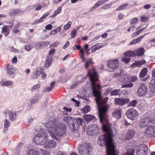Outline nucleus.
<instances>
[{
  "label": "nucleus",
  "mask_w": 155,
  "mask_h": 155,
  "mask_svg": "<svg viewBox=\"0 0 155 155\" xmlns=\"http://www.w3.org/2000/svg\"><path fill=\"white\" fill-rule=\"evenodd\" d=\"M107 110L105 109L103 112L102 110L100 112V120L102 124L101 127L106 133L98 137L97 143L100 146H106L107 155H118L119 152L116 149V146L113 142L112 130L109 120L107 119Z\"/></svg>",
  "instance_id": "1"
},
{
  "label": "nucleus",
  "mask_w": 155,
  "mask_h": 155,
  "mask_svg": "<svg viewBox=\"0 0 155 155\" xmlns=\"http://www.w3.org/2000/svg\"><path fill=\"white\" fill-rule=\"evenodd\" d=\"M89 77L90 81H91V84L92 87L93 94L96 97V101L97 105V107L98 111L99 116L100 118V112L102 110L104 111L106 110V114L107 115V119H108V117L107 114V110L109 107L107 105H104L107 102L108 100L107 97H105L102 101L101 94L100 92L97 90L96 88V84L95 82L98 80V76L97 72H96L95 69L93 68L92 72L89 71H88L87 75Z\"/></svg>",
  "instance_id": "2"
},
{
  "label": "nucleus",
  "mask_w": 155,
  "mask_h": 155,
  "mask_svg": "<svg viewBox=\"0 0 155 155\" xmlns=\"http://www.w3.org/2000/svg\"><path fill=\"white\" fill-rule=\"evenodd\" d=\"M64 121L68 124H69L74 130H78L79 128V124L81 126L84 125L85 121L84 120L81 118L79 117L77 119L68 116H67L64 118Z\"/></svg>",
  "instance_id": "3"
},
{
  "label": "nucleus",
  "mask_w": 155,
  "mask_h": 155,
  "mask_svg": "<svg viewBox=\"0 0 155 155\" xmlns=\"http://www.w3.org/2000/svg\"><path fill=\"white\" fill-rule=\"evenodd\" d=\"M53 131L54 134H53L50 131L49 133L52 137L57 141L59 140V138L57 137L55 135L58 137H61L64 135L66 132V127L65 124L63 123L58 122L56 123V125Z\"/></svg>",
  "instance_id": "4"
},
{
  "label": "nucleus",
  "mask_w": 155,
  "mask_h": 155,
  "mask_svg": "<svg viewBox=\"0 0 155 155\" xmlns=\"http://www.w3.org/2000/svg\"><path fill=\"white\" fill-rule=\"evenodd\" d=\"M48 139L47 133L45 132L41 131L34 136L33 141L36 144L44 145Z\"/></svg>",
  "instance_id": "5"
},
{
  "label": "nucleus",
  "mask_w": 155,
  "mask_h": 155,
  "mask_svg": "<svg viewBox=\"0 0 155 155\" xmlns=\"http://www.w3.org/2000/svg\"><path fill=\"white\" fill-rule=\"evenodd\" d=\"M91 147L88 143H84L78 147V151L81 155H90L91 150Z\"/></svg>",
  "instance_id": "6"
},
{
  "label": "nucleus",
  "mask_w": 155,
  "mask_h": 155,
  "mask_svg": "<svg viewBox=\"0 0 155 155\" xmlns=\"http://www.w3.org/2000/svg\"><path fill=\"white\" fill-rule=\"evenodd\" d=\"M87 134L91 136L97 135L100 133L98 125L94 124L88 126L86 130Z\"/></svg>",
  "instance_id": "7"
},
{
  "label": "nucleus",
  "mask_w": 155,
  "mask_h": 155,
  "mask_svg": "<svg viewBox=\"0 0 155 155\" xmlns=\"http://www.w3.org/2000/svg\"><path fill=\"white\" fill-rule=\"evenodd\" d=\"M107 65L110 69H112L111 71H114L119 66V60L117 59L109 60L107 62Z\"/></svg>",
  "instance_id": "8"
},
{
  "label": "nucleus",
  "mask_w": 155,
  "mask_h": 155,
  "mask_svg": "<svg viewBox=\"0 0 155 155\" xmlns=\"http://www.w3.org/2000/svg\"><path fill=\"white\" fill-rule=\"evenodd\" d=\"M138 114V112L136 110L131 108L128 110L125 113L128 118L132 120L137 117Z\"/></svg>",
  "instance_id": "9"
},
{
  "label": "nucleus",
  "mask_w": 155,
  "mask_h": 155,
  "mask_svg": "<svg viewBox=\"0 0 155 155\" xmlns=\"http://www.w3.org/2000/svg\"><path fill=\"white\" fill-rule=\"evenodd\" d=\"M153 120L149 117H146L142 119L139 123V126L141 128H144L145 127L148 126V125L150 124L153 122Z\"/></svg>",
  "instance_id": "10"
},
{
  "label": "nucleus",
  "mask_w": 155,
  "mask_h": 155,
  "mask_svg": "<svg viewBox=\"0 0 155 155\" xmlns=\"http://www.w3.org/2000/svg\"><path fill=\"white\" fill-rule=\"evenodd\" d=\"M144 133L150 137H155V126H147L144 131Z\"/></svg>",
  "instance_id": "11"
},
{
  "label": "nucleus",
  "mask_w": 155,
  "mask_h": 155,
  "mask_svg": "<svg viewBox=\"0 0 155 155\" xmlns=\"http://www.w3.org/2000/svg\"><path fill=\"white\" fill-rule=\"evenodd\" d=\"M114 103L116 105L120 106L128 104L130 101L128 98H116L114 99Z\"/></svg>",
  "instance_id": "12"
},
{
  "label": "nucleus",
  "mask_w": 155,
  "mask_h": 155,
  "mask_svg": "<svg viewBox=\"0 0 155 155\" xmlns=\"http://www.w3.org/2000/svg\"><path fill=\"white\" fill-rule=\"evenodd\" d=\"M147 88L144 84H140L137 91L138 95L140 97L144 96L147 93Z\"/></svg>",
  "instance_id": "13"
},
{
  "label": "nucleus",
  "mask_w": 155,
  "mask_h": 155,
  "mask_svg": "<svg viewBox=\"0 0 155 155\" xmlns=\"http://www.w3.org/2000/svg\"><path fill=\"white\" fill-rule=\"evenodd\" d=\"M112 115L116 120L120 119L121 116V109L118 108L114 110L112 113Z\"/></svg>",
  "instance_id": "14"
},
{
  "label": "nucleus",
  "mask_w": 155,
  "mask_h": 155,
  "mask_svg": "<svg viewBox=\"0 0 155 155\" xmlns=\"http://www.w3.org/2000/svg\"><path fill=\"white\" fill-rule=\"evenodd\" d=\"M57 123L58 122H56L55 120L50 121L45 124V126L51 130H53L55 127V125H56Z\"/></svg>",
  "instance_id": "15"
},
{
  "label": "nucleus",
  "mask_w": 155,
  "mask_h": 155,
  "mask_svg": "<svg viewBox=\"0 0 155 155\" xmlns=\"http://www.w3.org/2000/svg\"><path fill=\"white\" fill-rule=\"evenodd\" d=\"M135 134V131L134 129H130L128 130L125 136L126 140H129L132 139Z\"/></svg>",
  "instance_id": "16"
},
{
  "label": "nucleus",
  "mask_w": 155,
  "mask_h": 155,
  "mask_svg": "<svg viewBox=\"0 0 155 155\" xmlns=\"http://www.w3.org/2000/svg\"><path fill=\"white\" fill-rule=\"evenodd\" d=\"M45 147L46 148L50 149L55 147L56 145V143L54 140L48 141L47 143H46Z\"/></svg>",
  "instance_id": "17"
},
{
  "label": "nucleus",
  "mask_w": 155,
  "mask_h": 155,
  "mask_svg": "<svg viewBox=\"0 0 155 155\" xmlns=\"http://www.w3.org/2000/svg\"><path fill=\"white\" fill-rule=\"evenodd\" d=\"M147 147L144 144L139 145L136 148L137 150H140V151L147 153L148 151Z\"/></svg>",
  "instance_id": "18"
},
{
  "label": "nucleus",
  "mask_w": 155,
  "mask_h": 155,
  "mask_svg": "<svg viewBox=\"0 0 155 155\" xmlns=\"http://www.w3.org/2000/svg\"><path fill=\"white\" fill-rule=\"evenodd\" d=\"M145 62L146 61L144 60L137 61L131 64V67L133 68L136 67H140L145 63Z\"/></svg>",
  "instance_id": "19"
},
{
  "label": "nucleus",
  "mask_w": 155,
  "mask_h": 155,
  "mask_svg": "<svg viewBox=\"0 0 155 155\" xmlns=\"http://www.w3.org/2000/svg\"><path fill=\"white\" fill-rule=\"evenodd\" d=\"M147 33H145L143 35L140 36L137 38L133 40L131 42H130L129 45H132L137 43L140 42L141 40L143 39L145 35H147Z\"/></svg>",
  "instance_id": "20"
},
{
  "label": "nucleus",
  "mask_w": 155,
  "mask_h": 155,
  "mask_svg": "<svg viewBox=\"0 0 155 155\" xmlns=\"http://www.w3.org/2000/svg\"><path fill=\"white\" fill-rule=\"evenodd\" d=\"M8 25H5L2 28L1 32L3 34L5 37L8 36L10 33V31L8 27Z\"/></svg>",
  "instance_id": "21"
},
{
  "label": "nucleus",
  "mask_w": 155,
  "mask_h": 155,
  "mask_svg": "<svg viewBox=\"0 0 155 155\" xmlns=\"http://www.w3.org/2000/svg\"><path fill=\"white\" fill-rule=\"evenodd\" d=\"M83 117L85 120L87 122L94 120L95 119V117L94 116L90 114L84 115Z\"/></svg>",
  "instance_id": "22"
},
{
  "label": "nucleus",
  "mask_w": 155,
  "mask_h": 155,
  "mask_svg": "<svg viewBox=\"0 0 155 155\" xmlns=\"http://www.w3.org/2000/svg\"><path fill=\"white\" fill-rule=\"evenodd\" d=\"M8 115L9 120L12 121H14L15 120L16 112L15 111H8Z\"/></svg>",
  "instance_id": "23"
},
{
  "label": "nucleus",
  "mask_w": 155,
  "mask_h": 155,
  "mask_svg": "<svg viewBox=\"0 0 155 155\" xmlns=\"http://www.w3.org/2000/svg\"><path fill=\"white\" fill-rule=\"evenodd\" d=\"M148 70L146 68H143L141 71L139 75L140 78H142L145 77L147 73Z\"/></svg>",
  "instance_id": "24"
},
{
  "label": "nucleus",
  "mask_w": 155,
  "mask_h": 155,
  "mask_svg": "<svg viewBox=\"0 0 155 155\" xmlns=\"http://www.w3.org/2000/svg\"><path fill=\"white\" fill-rule=\"evenodd\" d=\"M23 13V12L20 9H15L9 12V15L12 16L13 15H19Z\"/></svg>",
  "instance_id": "25"
},
{
  "label": "nucleus",
  "mask_w": 155,
  "mask_h": 155,
  "mask_svg": "<svg viewBox=\"0 0 155 155\" xmlns=\"http://www.w3.org/2000/svg\"><path fill=\"white\" fill-rule=\"evenodd\" d=\"M124 55L130 58V57L135 56L136 54L135 53L134 51L130 50L127 51L126 52L124 53Z\"/></svg>",
  "instance_id": "26"
},
{
  "label": "nucleus",
  "mask_w": 155,
  "mask_h": 155,
  "mask_svg": "<svg viewBox=\"0 0 155 155\" xmlns=\"http://www.w3.org/2000/svg\"><path fill=\"white\" fill-rule=\"evenodd\" d=\"M8 73L12 75L15 72L14 67L11 65L9 64L7 66Z\"/></svg>",
  "instance_id": "27"
},
{
  "label": "nucleus",
  "mask_w": 155,
  "mask_h": 155,
  "mask_svg": "<svg viewBox=\"0 0 155 155\" xmlns=\"http://www.w3.org/2000/svg\"><path fill=\"white\" fill-rule=\"evenodd\" d=\"M52 56H47L45 65L47 67H48L51 64Z\"/></svg>",
  "instance_id": "28"
},
{
  "label": "nucleus",
  "mask_w": 155,
  "mask_h": 155,
  "mask_svg": "<svg viewBox=\"0 0 155 155\" xmlns=\"http://www.w3.org/2000/svg\"><path fill=\"white\" fill-rule=\"evenodd\" d=\"M104 3L103 0H100L97 1L95 5L91 8V10L92 11L94 9L97 8L99 6L101 5Z\"/></svg>",
  "instance_id": "29"
},
{
  "label": "nucleus",
  "mask_w": 155,
  "mask_h": 155,
  "mask_svg": "<svg viewBox=\"0 0 155 155\" xmlns=\"http://www.w3.org/2000/svg\"><path fill=\"white\" fill-rule=\"evenodd\" d=\"M134 149L131 146L127 150L125 153H123L122 155H134Z\"/></svg>",
  "instance_id": "30"
},
{
  "label": "nucleus",
  "mask_w": 155,
  "mask_h": 155,
  "mask_svg": "<svg viewBox=\"0 0 155 155\" xmlns=\"http://www.w3.org/2000/svg\"><path fill=\"white\" fill-rule=\"evenodd\" d=\"M10 122L8 119H5L4 122V127L3 129V132L5 133L8 130V128L10 125Z\"/></svg>",
  "instance_id": "31"
},
{
  "label": "nucleus",
  "mask_w": 155,
  "mask_h": 155,
  "mask_svg": "<svg viewBox=\"0 0 155 155\" xmlns=\"http://www.w3.org/2000/svg\"><path fill=\"white\" fill-rule=\"evenodd\" d=\"M144 49L143 48H140L139 49L137 50L135 53L136 56L142 55L144 52Z\"/></svg>",
  "instance_id": "32"
},
{
  "label": "nucleus",
  "mask_w": 155,
  "mask_h": 155,
  "mask_svg": "<svg viewBox=\"0 0 155 155\" xmlns=\"http://www.w3.org/2000/svg\"><path fill=\"white\" fill-rule=\"evenodd\" d=\"M28 155H39V152L33 149H31L28 151Z\"/></svg>",
  "instance_id": "33"
},
{
  "label": "nucleus",
  "mask_w": 155,
  "mask_h": 155,
  "mask_svg": "<svg viewBox=\"0 0 155 155\" xmlns=\"http://www.w3.org/2000/svg\"><path fill=\"white\" fill-rule=\"evenodd\" d=\"M55 83L54 81L52 82L50 84V86L46 88V91H52L54 87V84Z\"/></svg>",
  "instance_id": "34"
},
{
  "label": "nucleus",
  "mask_w": 155,
  "mask_h": 155,
  "mask_svg": "<svg viewBox=\"0 0 155 155\" xmlns=\"http://www.w3.org/2000/svg\"><path fill=\"white\" fill-rule=\"evenodd\" d=\"M91 108V107L87 105L82 109V110L84 113H87L90 111Z\"/></svg>",
  "instance_id": "35"
},
{
  "label": "nucleus",
  "mask_w": 155,
  "mask_h": 155,
  "mask_svg": "<svg viewBox=\"0 0 155 155\" xmlns=\"http://www.w3.org/2000/svg\"><path fill=\"white\" fill-rule=\"evenodd\" d=\"M94 63L92 60L91 59H89L85 64H84L85 68L87 69L89 66L91 65Z\"/></svg>",
  "instance_id": "36"
},
{
  "label": "nucleus",
  "mask_w": 155,
  "mask_h": 155,
  "mask_svg": "<svg viewBox=\"0 0 155 155\" xmlns=\"http://www.w3.org/2000/svg\"><path fill=\"white\" fill-rule=\"evenodd\" d=\"M147 26H146L145 27H144L142 28L141 29L138 31L136 32L135 33H134L133 34V35H132V36L133 37L136 36H137L140 33L142 32L143 30H144L146 28Z\"/></svg>",
  "instance_id": "37"
},
{
  "label": "nucleus",
  "mask_w": 155,
  "mask_h": 155,
  "mask_svg": "<svg viewBox=\"0 0 155 155\" xmlns=\"http://www.w3.org/2000/svg\"><path fill=\"white\" fill-rule=\"evenodd\" d=\"M34 47L37 49H41L43 47L42 45L41 42L39 41L37 42L35 45Z\"/></svg>",
  "instance_id": "38"
},
{
  "label": "nucleus",
  "mask_w": 155,
  "mask_h": 155,
  "mask_svg": "<svg viewBox=\"0 0 155 155\" xmlns=\"http://www.w3.org/2000/svg\"><path fill=\"white\" fill-rule=\"evenodd\" d=\"M114 3V2H112L110 3L107 4L106 5H103L102 8L105 9H107L109 8Z\"/></svg>",
  "instance_id": "39"
},
{
  "label": "nucleus",
  "mask_w": 155,
  "mask_h": 155,
  "mask_svg": "<svg viewBox=\"0 0 155 155\" xmlns=\"http://www.w3.org/2000/svg\"><path fill=\"white\" fill-rule=\"evenodd\" d=\"M128 5V4L127 3H125V4H122L119 6L118 8H117L116 9V10L119 11L125 8V7L127 6Z\"/></svg>",
  "instance_id": "40"
},
{
  "label": "nucleus",
  "mask_w": 155,
  "mask_h": 155,
  "mask_svg": "<svg viewBox=\"0 0 155 155\" xmlns=\"http://www.w3.org/2000/svg\"><path fill=\"white\" fill-rule=\"evenodd\" d=\"M137 103V102L136 100H133L129 103L128 105V107H135Z\"/></svg>",
  "instance_id": "41"
},
{
  "label": "nucleus",
  "mask_w": 155,
  "mask_h": 155,
  "mask_svg": "<svg viewBox=\"0 0 155 155\" xmlns=\"http://www.w3.org/2000/svg\"><path fill=\"white\" fill-rule=\"evenodd\" d=\"M131 60V59L130 58H129L127 56H125L124 57L122 58L121 61H122L127 64L130 62Z\"/></svg>",
  "instance_id": "42"
},
{
  "label": "nucleus",
  "mask_w": 155,
  "mask_h": 155,
  "mask_svg": "<svg viewBox=\"0 0 155 155\" xmlns=\"http://www.w3.org/2000/svg\"><path fill=\"white\" fill-rule=\"evenodd\" d=\"M120 90L117 89V90H115L113 91H112L110 93V95L111 96H113V95H118L120 94Z\"/></svg>",
  "instance_id": "43"
},
{
  "label": "nucleus",
  "mask_w": 155,
  "mask_h": 155,
  "mask_svg": "<svg viewBox=\"0 0 155 155\" xmlns=\"http://www.w3.org/2000/svg\"><path fill=\"white\" fill-rule=\"evenodd\" d=\"M61 30V28L60 27H59L57 28H56L55 30L51 31V34H55L60 31Z\"/></svg>",
  "instance_id": "44"
},
{
  "label": "nucleus",
  "mask_w": 155,
  "mask_h": 155,
  "mask_svg": "<svg viewBox=\"0 0 155 155\" xmlns=\"http://www.w3.org/2000/svg\"><path fill=\"white\" fill-rule=\"evenodd\" d=\"M136 154L137 155H147V153L141 151L140 150L136 149Z\"/></svg>",
  "instance_id": "45"
},
{
  "label": "nucleus",
  "mask_w": 155,
  "mask_h": 155,
  "mask_svg": "<svg viewBox=\"0 0 155 155\" xmlns=\"http://www.w3.org/2000/svg\"><path fill=\"white\" fill-rule=\"evenodd\" d=\"M140 19L142 22H145L148 20L149 18L147 17H146L145 16H142L140 17Z\"/></svg>",
  "instance_id": "46"
},
{
  "label": "nucleus",
  "mask_w": 155,
  "mask_h": 155,
  "mask_svg": "<svg viewBox=\"0 0 155 155\" xmlns=\"http://www.w3.org/2000/svg\"><path fill=\"white\" fill-rule=\"evenodd\" d=\"M133 84L131 83L128 84H123L122 85V88L124 87H131L133 86Z\"/></svg>",
  "instance_id": "47"
},
{
  "label": "nucleus",
  "mask_w": 155,
  "mask_h": 155,
  "mask_svg": "<svg viewBox=\"0 0 155 155\" xmlns=\"http://www.w3.org/2000/svg\"><path fill=\"white\" fill-rule=\"evenodd\" d=\"M60 43L58 41H56L50 45L49 48H51V47H57L59 44Z\"/></svg>",
  "instance_id": "48"
},
{
  "label": "nucleus",
  "mask_w": 155,
  "mask_h": 155,
  "mask_svg": "<svg viewBox=\"0 0 155 155\" xmlns=\"http://www.w3.org/2000/svg\"><path fill=\"white\" fill-rule=\"evenodd\" d=\"M71 24V21H69L68 23L64 26V28L65 30H67L70 28Z\"/></svg>",
  "instance_id": "49"
},
{
  "label": "nucleus",
  "mask_w": 155,
  "mask_h": 155,
  "mask_svg": "<svg viewBox=\"0 0 155 155\" xmlns=\"http://www.w3.org/2000/svg\"><path fill=\"white\" fill-rule=\"evenodd\" d=\"M12 84V82L9 81H5L3 82L2 84L3 85L8 86Z\"/></svg>",
  "instance_id": "50"
},
{
  "label": "nucleus",
  "mask_w": 155,
  "mask_h": 155,
  "mask_svg": "<svg viewBox=\"0 0 155 155\" xmlns=\"http://www.w3.org/2000/svg\"><path fill=\"white\" fill-rule=\"evenodd\" d=\"M55 51V50L54 48H51L49 51V54L48 56H52Z\"/></svg>",
  "instance_id": "51"
},
{
  "label": "nucleus",
  "mask_w": 155,
  "mask_h": 155,
  "mask_svg": "<svg viewBox=\"0 0 155 155\" xmlns=\"http://www.w3.org/2000/svg\"><path fill=\"white\" fill-rule=\"evenodd\" d=\"M41 155H50L49 153L45 150L41 149Z\"/></svg>",
  "instance_id": "52"
},
{
  "label": "nucleus",
  "mask_w": 155,
  "mask_h": 155,
  "mask_svg": "<svg viewBox=\"0 0 155 155\" xmlns=\"http://www.w3.org/2000/svg\"><path fill=\"white\" fill-rule=\"evenodd\" d=\"M38 100V97H35V98H33L31 100V104H34L37 103Z\"/></svg>",
  "instance_id": "53"
},
{
  "label": "nucleus",
  "mask_w": 155,
  "mask_h": 155,
  "mask_svg": "<svg viewBox=\"0 0 155 155\" xmlns=\"http://www.w3.org/2000/svg\"><path fill=\"white\" fill-rule=\"evenodd\" d=\"M41 73L40 72L36 71L35 73L33 75V77L35 79H37L38 77L40 74Z\"/></svg>",
  "instance_id": "54"
},
{
  "label": "nucleus",
  "mask_w": 155,
  "mask_h": 155,
  "mask_svg": "<svg viewBox=\"0 0 155 155\" xmlns=\"http://www.w3.org/2000/svg\"><path fill=\"white\" fill-rule=\"evenodd\" d=\"M40 87V85L37 84L32 87L31 90L32 91H34L35 90L39 88Z\"/></svg>",
  "instance_id": "55"
},
{
  "label": "nucleus",
  "mask_w": 155,
  "mask_h": 155,
  "mask_svg": "<svg viewBox=\"0 0 155 155\" xmlns=\"http://www.w3.org/2000/svg\"><path fill=\"white\" fill-rule=\"evenodd\" d=\"M76 30L74 29L71 32V37L74 38V37L76 34Z\"/></svg>",
  "instance_id": "56"
},
{
  "label": "nucleus",
  "mask_w": 155,
  "mask_h": 155,
  "mask_svg": "<svg viewBox=\"0 0 155 155\" xmlns=\"http://www.w3.org/2000/svg\"><path fill=\"white\" fill-rule=\"evenodd\" d=\"M42 47L44 46L45 45H48L50 44V42L48 41H41Z\"/></svg>",
  "instance_id": "57"
},
{
  "label": "nucleus",
  "mask_w": 155,
  "mask_h": 155,
  "mask_svg": "<svg viewBox=\"0 0 155 155\" xmlns=\"http://www.w3.org/2000/svg\"><path fill=\"white\" fill-rule=\"evenodd\" d=\"M137 21L138 20L137 18H134L132 19V21H130V22L132 24H134L135 23L137 22Z\"/></svg>",
  "instance_id": "58"
},
{
  "label": "nucleus",
  "mask_w": 155,
  "mask_h": 155,
  "mask_svg": "<svg viewBox=\"0 0 155 155\" xmlns=\"http://www.w3.org/2000/svg\"><path fill=\"white\" fill-rule=\"evenodd\" d=\"M52 25L51 24H49L46 26L45 28L48 30H51L52 28Z\"/></svg>",
  "instance_id": "59"
},
{
  "label": "nucleus",
  "mask_w": 155,
  "mask_h": 155,
  "mask_svg": "<svg viewBox=\"0 0 155 155\" xmlns=\"http://www.w3.org/2000/svg\"><path fill=\"white\" fill-rule=\"evenodd\" d=\"M137 79V77L136 76H133L131 78V80L132 82H134Z\"/></svg>",
  "instance_id": "60"
},
{
  "label": "nucleus",
  "mask_w": 155,
  "mask_h": 155,
  "mask_svg": "<svg viewBox=\"0 0 155 155\" xmlns=\"http://www.w3.org/2000/svg\"><path fill=\"white\" fill-rule=\"evenodd\" d=\"M42 19H41V18L38 19V20H36L35 21L34 23H33V24H38V23H40L42 21L41 20Z\"/></svg>",
  "instance_id": "61"
},
{
  "label": "nucleus",
  "mask_w": 155,
  "mask_h": 155,
  "mask_svg": "<svg viewBox=\"0 0 155 155\" xmlns=\"http://www.w3.org/2000/svg\"><path fill=\"white\" fill-rule=\"evenodd\" d=\"M124 17V15L121 13L118 14V18L119 19H122Z\"/></svg>",
  "instance_id": "62"
},
{
  "label": "nucleus",
  "mask_w": 155,
  "mask_h": 155,
  "mask_svg": "<svg viewBox=\"0 0 155 155\" xmlns=\"http://www.w3.org/2000/svg\"><path fill=\"white\" fill-rule=\"evenodd\" d=\"M21 25V22H19L18 24L15 26L14 28H18Z\"/></svg>",
  "instance_id": "63"
},
{
  "label": "nucleus",
  "mask_w": 155,
  "mask_h": 155,
  "mask_svg": "<svg viewBox=\"0 0 155 155\" xmlns=\"http://www.w3.org/2000/svg\"><path fill=\"white\" fill-rule=\"evenodd\" d=\"M46 74L45 72H43L41 74V78L43 80L45 79L46 77Z\"/></svg>",
  "instance_id": "64"
}]
</instances>
